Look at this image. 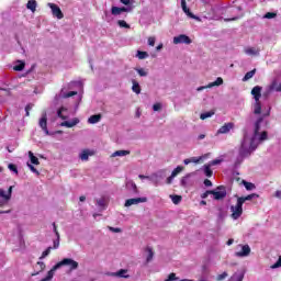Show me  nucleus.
<instances>
[{"label":"nucleus","mask_w":281,"mask_h":281,"mask_svg":"<svg viewBox=\"0 0 281 281\" xmlns=\"http://www.w3.org/2000/svg\"><path fill=\"white\" fill-rule=\"evenodd\" d=\"M266 126L267 121H265L262 117H259L255 122L254 128L244 133V137L238 148V164H241L243 159H246V157H251V154L256 153L258 146H260L262 142H267V139H269V133L262 130Z\"/></svg>","instance_id":"nucleus-1"},{"label":"nucleus","mask_w":281,"mask_h":281,"mask_svg":"<svg viewBox=\"0 0 281 281\" xmlns=\"http://www.w3.org/2000/svg\"><path fill=\"white\" fill-rule=\"evenodd\" d=\"M58 117L61 120H65L64 122L60 123V126H64L65 128H74V126H78L80 124V119L74 117L69 121H67V109L66 108H60L57 112Z\"/></svg>","instance_id":"nucleus-2"},{"label":"nucleus","mask_w":281,"mask_h":281,"mask_svg":"<svg viewBox=\"0 0 281 281\" xmlns=\"http://www.w3.org/2000/svg\"><path fill=\"white\" fill-rule=\"evenodd\" d=\"M236 258H249L251 256V247L247 244H239L235 249Z\"/></svg>","instance_id":"nucleus-3"},{"label":"nucleus","mask_w":281,"mask_h":281,"mask_svg":"<svg viewBox=\"0 0 281 281\" xmlns=\"http://www.w3.org/2000/svg\"><path fill=\"white\" fill-rule=\"evenodd\" d=\"M231 218L233 221H238L243 216V204L238 200L235 204L231 205Z\"/></svg>","instance_id":"nucleus-4"},{"label":"nucleus","mask_w":281,"mask_h":281,"mask_svg":"<svg viewBox=\"0 0 281 281\" xmlns=\"http://www.w3.org/2000/svg\"><path fill=\"white\" fill-rule=\"evenodd\" d=\"M12 190H14L13 186L9 187L8 190L0 189V206L10 203V199H12Z\"/></svg>","instance_id":"nucleus-5"},{"label":"nucleus","mask_w":281,"mask_h":281,"mask_svg":"<svg viewBox=\"0 0 281 281\" xmlns=\"http://www.w3.org/2000/svg\"><path fill=\"white\" fill-rule=\"evenodd\" d=\"M29 159L31 162H27L26 166L27 168H30L31 172H33L34 175H36L38 177V175H41V172H38L34 166H40L41 161L38 160V157L34 156V153L29 151Z\"/></svg>","instance_id":"nucleus-6"},{"label":"nucleus","mask_w":281,"mask_h":281,"mask_svg":"<svg viewBox=\"0 0 281 281\" xmlns=\"http://www.w3.org/2000/svg\"><path fill=\"white\" fill-rule=\"evenodd\" d=\"M211 194L215 201H223L227 196V189L224 186H220L214 190H211Z\"/></svg>","instance_id":"nucleus-7"},{"label":"nucleus","mask_w":281,"mask_h":281,"mask_svg":"<svg viewBox=\"0 0 281 281\" xmlns=\"http://www.w3.org/2000/svg\"><path fill=\"white\" fill-rule=\"evenodd\" d=\"M47 5L50 9L54 19H58V21L65 19V14L63 13V10H60V7H58V4L48 2Z\"/></svg>","instance_id":"nucleus-8"},{"label":"nucleus","mask_w":281,"mask_h":281,"mask_svg":"<svg viewBox=\"0 0 281 281\" xmlns=\"http://www.w3.org/2000/svg\"><path fill=\"white\" fill-rule=\"evenodd\" d=\"M173 45H192V38L186 34H179L172 40Z\"/></svg>","instance_id":"nucleus-9"},{"label":"nucleus","mask_w":281,"mask_h":281,"mask_svg":"<svg viewBox=\"0 0 281 281\" xmlns=\"http://www.w3.org/2000/svg\"><path fill=\"white\" fill-rule=\"evenodd\" d=\"M133 7H112L111 14L113 16H120L123 12H132Z\"/></svg>","instance_id":"nucleus-10"},{"label":"nucleus","mask_w":281,"mask_h":281,"mask_svg":"<svg viewBox=\"0 0 281 281\" xmlns=\"http://www.w3.org/2000/svg\"><path fill=\"white\" fill-rule=\"evenodd\" d=\"M244 54H246V56H260V47L258 46H246L244 48Z\"/></svg>","instance_id":"nucleus-11"},{"label":"nucleus","mask_w":281,"mask_h":281,"mask_svg":"<svg viewBox=\"0 0 281 281\" xmlns=\"http://www.w3.org/2000/svg\"><path fill=\"white\" fill-rule=\"evenodd\" d=\"M148 198H132L125 201V207H131L132 205H139V203H146Z\"/></svg>","instance_id":"nucleus-12"},{"label":"nucleus","mask_w":281,"mask_h":281,"mask_svg":"<svg viewBox=\"0 0 281 281\" xmlns=\"http://www.w3.org/2000/svg\"><path fill=\"white\" fill-rule=\"evenodd\" d=\"M271 91L281 93V82L278 81V79H273L272 82L266 88V93H271Z\"/></svg>","instance_id":"nucleus-13"},{"label":"nucleus","mask_w":281,"mask_h":281,"mask_svg":"<svg viewBox=\"0 0 281 281\" xmlns=\"http://www.w3.org/2000/svg\"><path fill=\"white\" fill-rule=\"evenodd\" d=\"M93 155H95V151H93V149H82L79 153V159H81L82 161H89V157H93Z\"/></svg>","instance_id":"nucleus-14"},{"label":"nucleus","mask_w":281,"mask_h":281,"mask_svg":"<svg viewBox=\"0 0 281 281\" xmlns=\"http://www.w3.org/2000/svg\"><path fill=\"white\" fill-rule=\"evenodd\" d=\"M251 95L254 97L255 102L260 101V98H262V87L256 86L251 90Z\"/></svg>","instance_id":"nucleus-15"},{"label":"nucleus","mask_w":281,"mask_h":281,"mask_svg":"<svg viewBox=\"0 0 281 281\" xmlns=\"http://www.w3.org/2000/svg\"><path fill=\"white\" fill-rule=\"evenodd\" d=\"M54 227V234L56 236V239L53 241L52 249H58L60 247V233H58V228L56 227V224H53Z\"/></svg>","instance_id":"nucleus-16"},{"label":"nucleus","mask_w":281,"mask_h":281,"mask_svg":"<svg viewBox=\"0 0 281 281\" xmlns=\"http://www.w3.org/2000/svg\"><path fill=\"white\" fill-rule=\"evenodd\" d=\"M234 123H225L218 131L217 135H226V133H229V131H233Z\"/></svg>","instance_id":"nucleus-17"},{"label":"nucleus","mask_w":281,"mask_h":281,"mask_svg":"<svg viewBox=\"0 0 281 281\" xmlns=\"http://www.w3.org/2000/svg\"><path fill=\"white\" fill-rule=\"evenodd\" d=\"M110 276H112V278H131V276L128 274V270L126 269H121L116 272H112Z\"/></svg>","instance_id":"nucleus-18"},{"label":"nucleus","mask_w":281,"mask_h":281,"mask_svg":"<svg viewBox=\"0 0 281 281\" xmlns=\"http://www.w3.org/2000/svg\"><path fill=\"white\" fill-rule=\"evenodd\" d=\"M40 126L44 131L45 135H49V131L47 130V114H43L40 119Z\"/></svg>","instance_id":"nucleus-19"},{"label":"nucleus","mask_w":281,"mask_h":281,"mask_svg":"<svg viewBox=\"0 0 281 281\" xmlns=\"http://www.w3.org/2000/svg\"><path fill=\"white\" fill-rule=\"evenodd\" d=\"M259 196L258 193H252L246 196H239L237 201L241 202V205H245L246 201H251V199H258Z\"/></svg>","instance_id":"nucleus-20"},{"label":"nucleus","mask_w":281,"mask_h":281,"mask_svg":"<svg viewBox=\"0 0 281 281\" xmlns=\"http://www.w3.org/2000/svg\"><path fill=\"white\" fill-rule=\"evenodd\" d=\"M131 155V151L130 150H124V149H121V150H116L114 153L111 154V159H115V157H126Z\"/></svg>","instance_id":"nucleus-21"},{"label":"nucleus","mask_w":281,"mask_h":281,"mask_svg":"<svg viewBox=\"0 0 281 281\" xmlns=\"http://www.w3.org/2000/svg\"><path fill=\"white\" fill-rule=\"evenodd\" d=\"M102 122V114H93L88 119V124H100Z\"/></svg>","instance_id":"nucleus-22"},{"label":"nucleus","mask_w":281,"mask_h":281,"mask_svg":"<svg viewBox=\"0 0 281 281\" xmlns=\"http://www.w3.org/2000/svg\"><path fill=\"white\" fill-rule=\"evenodd\" d=\"M162 177L159 172L157 173H153L149 178V181H151V183H154V186H159L160 181H161Z\"/></svg>","instance_id":"nucleus-23"},{"label":"nucleus","mask_w":281,"mask_h":281,"mask_svg":"<svg viewBox=\"0 0 281 281\" xmlns=\"http://www.w3.org/2000/svg\"><path fill=\"white\" fill-rule=\"evenodd\" d=\"M132 91L136 93V95H139L142 93V87L139 86V82L137 80H132Z\"/></svg>","instance_id":"nucleus-24"},{"label":"nucleus","mask_w":281,"mask_h":281,"mask_svg":"<svg viewBox=\"0 0 281 281\" xmlns=\"http://www.w3.org/2000/svg\"><path fill=\"white\" fill-rule=\"evenodd\" d=\"M108 203H109V201L106 200V198L97 199V205L100 210H106Z\"/></svg>","instance_id":"nucleus-25"},{"label":"nucleus","mask_w":281,"mask_h":281,"mask_svg":"<svg viewBox=\"0 0 281 281\" xmlns=\"http://www.w3.org/2000/svg\"><path fill=\"white\" fill-rule=\"evenodd\" d=\"M252 111L255 115H260V113H262V104L260 103V101H255L252 105Z\"/></svg>","instance_id":"nucleus-26"},{"label":"nucleus","mask_w":281,"mask_h":281,"mask_svg":"<svg viewBox=\"0 0 281 281\" xmlns=\"http://www.w3.org/2000/svg\"><path fill=\"white\" fill-rule=\"evenodd\" d=\"M244 278L245 273H243L241 271H237L231 277L229 281H243Z\"/></svg>","instance_id":"nucleus-27"},{"label":"nucleus","mask_w":281,"mask_h":281,"mask_svg":"<svg viewBox=\"0 0 281 281\" xmlns=\"http://www.w3.org/2000/svg\"><path fill=\"white\" fill-rule=\"evenodd\" d=\"M38 3H36V0H29L26 3V8L27 10H31V12H36V8H37Z\"/></svg>","instance_id":"nucleus-28"},{"label":"nucleus","mask_w":281,"mask_h":281,"mask_svg":"<svg viewBox=\"0 0 281 281\" xmlns=\"http://www.w3.org/2000/svg\"><path fill=\"white\" fill-rule=\"evenodd\" d=\"M134 69H135V71L138 74V76H139L140 78H146V76H148V69H146V68L136 67V68H134Z\"/></svg>","instance_id":"nucleus-29"},{"label":"nucleus","mask_w":281,"mask_h":281,"mask_svg":"<svg viewBox=\"0 0 281 281\" xmlns=\"http://www.w3.org/2000/svg\"><path fill=\"white\" fill-rule=\"evenodd\" d=\"M221 85H223V79L221 77H217L215 81L207 85V88L212 89L214 87H221Z\"/></svg>","instance_id":"nucleus-30"},{"label":"nucleus","mask_w":281,"mask_h":281,"mask_svg":"<svg viewBox=\"0 0 281 281\" xmlns=\"http://www.w3.org/2000/svg\"><path fill=\"white\" fill-rule=\"evenodd\" d=\"M145 254H146V262H150V260H153V256H155V254L153 252V248L147 247L145 249Z\"/></svg>","instance_id":"nucleus-31"},{"label":"nucleus","mask_w":281,"mask_h":281,"mask_svg":"<svg viewBox=\"0 0 281 281\" xmlns=\"http://www.w3.org/2000/svg\"><path fill=\"white\" fill-rule=\"evenodd\" d=\"M225 161V156H220L215 158L214 160L210 161V166H220V164H223Z\"/></svg>","instance_id":"nucleus-32"},{"label":"nucleus","mask_w":281,"mask_h":281,"mask_svg":"<svg viewBox=\"0 0 281 281\" xmlns=\"http://www.w3.org/2000/svg\"><path fill=\"white\" fill-rule=\"evenodd\" d=\"M148 53L147 52H143V50H137L136 53V58H138V60H146V58H148Z\"/></svg>","instance_id":"nucleus-33"},{"label":"nucleus","mask_w":281,"mask_h":281,"mask_svg":"<svg viewBox=\"0 0 281 281\" xmlns=\"http://www.w3.org/2000/svg\"><path fill=\"white\" fill-rule=\"evenodd\" d=\"M211 168H212V165H210V162L203 166L204 175L206 177H212L213 172Z\"/></svg>","instance_id":"nucleus-34"},{"label":"nucleus","mask_w":281,"mask_h":281,"mask_svg":"<svg viewBox=\"0 0 281 281\" xmlns=\"http://www.w3.org/2000/svg\"><path fill=\"white\" fill-rule=\"evenodd\" d=\"M207 155H203L200 157H191V164H201L202 161H205V158Z\"/></svg>","instance_id":"nucleus-35"},{"label":"nucleus","mask_w":281,"mask_h":281,"mask_svg":"<svg viewBox=\"0 0 281 281\" xmlns=\"http://www.w3.org/2000/svg\"><path fill=\"white\" fill-rule=\"evenodd\" d=\"M254 76H256V69L248 71L244 78H243V82H247V80H251V78H254Z\"/></svg>","instance_id":"nucleus-36"},{"label":"nucleus","mask_w":281,"mask_h":281,"mask_svg":"<svg viewBox=\"0 0 281 281\" xmlns=\"http://www.w3.org/2000/svg\"><path fill=\"white\" fill-rule=\"evenodd\" d=\"M14 71H23V69H25V63L23 61H18L14 66H13Z\"/></svg>","instance_id":"nucleus-37"},{"label":"nucleus","mask_w":281,"mask_h":281,"mask_svg":"<svg viewBox=\"0 0 281 281\" xmlns=\"http://www.w3.org/2000/svg\"><path fill=\"white\" fill-rule=\"evenodd\" d=\"M244 188H246V190H256V184L251 183V182H247L245 180L241 181Z\"/></svg>","instance_id":"nucleus-38"},{"label":"nucleus","mask_w":281,"mask_h":281,"mask_svg":"<svg viewBox=\"0 0 281 281\" xmlns=\"http://www.w3.org/2000/svg\"><path fill=\"white\" fill-rule=\"evenodd\" d=\"M183 170H184L183 166H178L176 169L172 170L171 175L172 177H177L178 175H181Z\"/></svg>","instance_id":"nucleus-39"},{"label":"nucleus","mask_w":281,"mask_h":281,"mask_svg":"<svg viewBox=\"0 0 281 281\" xmlns=\"http://www.w3.org/2000/svg\"><path fill=\"white\" fill-rule=\"evenodd\" d=\"M212 115H214V111L204 112L200 115V120H207V119L212 117Z\"/></svg>","instance_id":"nucleus-40"},{"label":"nucleus","mask_w":281,"mask_h":281,"mask_svg":"<svg viewBox=\"0 0 281 281\" xmlns=\"http://www.w3.org/2000/svg\"><path fill=\"white\" fill-rule=\"evenodd\" d=\"M117 25L120 27H124L125 30H131V25L128 23H126V21H124V20H119Z\"/></svg>","instance_id":"nucleus-41"},{"label":"nucleus","mask_w":281,"mask_h":281,"mask_svg":"<svg viewBox=\"0 0 281 281\" xmlns=\"http://www.w3.org/2000/svg\"><path fill=\"white\" fill-rule=\"evenodd\" d=\"M170 199L175 205H179V203H181V195H170Z\"/></svg>","instance_id":"nucleus-42"},{"label":"nucleus","mask_w":281,"mask_h":281,"mask_svg":"<svg viewBox=\"0 0 281 281\" xmlns=\"http://www.w3.org/2000/svg\"><path fill=\"white\" fill-rule=\"evenodd\" d=\"M155 43H157V37L155 36H149L147 38V45H149V47H155Z\"/></svg>","instance_id":"nucleus-43"},{"label":"nucleus","mask_w":281,"mask_h":281,"mask_svg":"<svg viewBox=\"0 0 281 281\" xmlns=\"http://www.w3.org/2000/svg\"><path fill=\"white\" fill-rule=\"evenodd\" d=\"M229 274L227 273V272H222L221 274H218L217 277H216V281H223V280H225L227 277H228Z\"/></svg>","instance_id":"nucleus-44"},{"label":"nucleus","mask_w":281,"mask_h":281,"mask_svg":"<svg viewBox=\"0 0 281 281\" xmlns=\"http://www.w3.org/2000/svg\"><path fill=\"white\" fill-rule=\"evenodd\" d=\"M52 247H48L47 248V250H44L43 252H42V256L40 257L41 258V260H43V258H47V256L49 255V254H52Z\"/></svg>","instance_id":"nucleus-45"},{"label":"nucleus","mask_w":281,"mask_h":281,"mask_svg":"<svg viewBox=\"0 0 281 281\" xmlns=\"http://www.w3.org/2000/svg\"><path fill=\"white\" fill-rule=\"evenodd\" d=\"M109 231L112 232L113 234H122V228L120 227L109 226Z\"/></svg>","instance_id":"nucleus-46"},{"label":"nucleus","mask_w":281,"mask_h":281,"mask_svg":"<svg viewBox=\"0 0 281 281\" xmlns=\"http://www.w3.org/2000/svg\"><path fill=\"white\" fill-rule=\"evenodd\" d=\"M190 178V175L183 177L181 180H180V186H182L183 188H186V186H188V179Z\"/></svg>","instance_id":"nucleus-47"},{"label":"nucleus","mask_w":281,"mask_h":281,"mask_svg":"<svg viewBox=\"0 0 281 281\" xmlns=\"http://www.w3.org/2000/svg\"><path fill=\"white\" fill-rule=\"evenodd\" d=\"M177 280H179V278H177V274L172 272L168 276V278L165 281H177Z\"/></svg>","instance_id":"nucleus-48"},{"label":"nucleus","mask_w":281,"mask_h":281,"mask_svg":"<svg viewBox=\"0 0 281 281\" xmlns=\"http://www.w3.org/2000/svg\"><path fill=\"white\" fill-rule=\"evenodd\" d=\"M280 267H281V256L279 257L277 262L270 267V269H280Z\"/></svg>","instance_id":"nucleus-49"},{"label":"nucleus","mask_w":281,"mask_h":281,"mask_svg":"<svg viewBox=\"0 0 281 281\" xmlns=\"http://www.w3.org/2000/svg\"><path fill=\"white\" fill-rule=\"evenodd\" d=\"M9 170H11V172H14L15 175H19V170L16 169V166L13 164H10L8 166Z\"/></svg>","instance_id":"nucleus-50"},{"label":"nucleus","mask_w":281,"mask_h":281,"mask_svg":"<svg viewBox=\"0 0 281 281\" xmlns=\"http://www.w3.org/2000/svg\"><path fill=\"white\" fill-rule=\"evenodd\" d=\"M277 14L273 12H268L263 15V19H276Z\"/></svg>","instance_id":"nucleus-51"},{"label":"nucleus","mask_w":281,"mask_h":281,"mask_svg":"<svg viewBox=\"0 0 281 281\" xmlns=\"http://www.w3.org/2000/svg\"><path fill=\"white\" fill-rule=\"evenodd\" d=\"M161 108H162L161 103H155L153 105V111H161Z\"/></svg>","instance_id":"nucleus-52"},{"label":"nucleus","mask_w":281,"mask_h":281,"mask_svg":"<svg viewBox=\"0 0 281 281\" xmlns=\"http://www.w3.org/2000/svg\"><path fill=\"white\" fill-rule=\"evenodd\" d=\"M77 93H78V92H76V91H70V92H68V93H66V94H63V98H71V97H74V95H77Z\"/></svg>","instance_id":"nucleus-53"},{"label":"nucleus","mask_w":281,"mask_h":281,"mask_svg":"<svg viewBox=\"0 0 281 281\" xmlns=\"http://www.w3.org/2000/svg\"><path fill=\"white\" fill-rule=\"evenodd\" d=\"M37 265H38L41 271H45V267H46V266H45V262L38 261Z\"/></svg>","instance_id":"nucleus-54"},{"label":"nucleus","mask_w":281,"mask_h":281,"mask_svg":"<svg viewBox=\"0 0 281 281\" xmlns=\"http://www.w3.org/2000/svg\"><path fill=\"white\" fill-rule=\"evenodd\" d=\"M210 194H212V190L204 192V193L201 195V198H202V199H207V196H210Z\"/></svg>","instance_id":"nucleus-55"},{"label":"nucleus","mask_w":281,"mask_h":281,"mask_svg":"<svg viewBox=\"0 0 281 281\" xmlns=\"http://www.w3.org/2000/svg\"><path fill=\"white\" fill-rule=\"evenodd\" d=\"M204 186H206V188H212V181L209 179L204 180Z\"/></svg>","instance_id":"nucleus-56"},{"label":"nucleus","mask_w":281,"mask_h":281,"mask_svg":"<svg viewBox=\"0 0 281 281\" xmlns=\"http://www.w3.org/2000/svg\"><path fill=\"white\" fill-rule=\"evenodd\" d=\"M138 178L144 181V179H147L148 181H150V176H144V175H139Z\"/></svg>","instance_id":"nucleus-57"},{"label":"nucleus","mask_w":281,"mask_h":281,"mask_svg":"<svg viewBox=\"0 0 281 281\" xmlns=\"http://www.w3.org/2000/svg\"><path fill=\"white\" fill-rule=\"evenodd\" d=\"M172 181H175V177H172V173H171V176L167 178L168 186H170V183H172Z\"/></svg>","instance_id":"nucleus-58"},{"label":"nucleus","mask_w":281,"mask_h":281,"mask_svg":"<svg viewBox=\"0 0 281 281\" xmlns=\"http://www.w3.org/2000/svg\"><path fill=\"white\" fill-rule=\"evenodd\" d=\"M164 49V43H160L156 46V52H161Z\"/></svg>","instance_id":"nucleus-59"},{"label":"nucleus","mask_w":281,"mask_h":281,"mask_svg":"<svg viewBox=\"0 0 281 281\" xmlns=\"http://www.w3.org/2000/svg\"><path fill=\"white\" fill-rule=\"evenodd\" d=\"M16 243H19L20 245H23V238L21 237V235L16 236Z\"/></svg>","instance_id":"nucleus-60"},{"label":"nucleus","mask_w":281,"mask_h":281,"mask_svg":"<svg viewBox=\"0 0 281 281\" xmlns=\"http://www.w3.org/2000/svg\"><path fill=\"white\" fill-rule=\"evenodd\" d=\"M123 5H131V0H120Z\"/></svg>","instance_id":"nucleus-61"},{"label":"nucleus","mask_w":281,"mask_h":281,"mask_svg":"<svg viewBox=\"0 0 281 281\" xmlns=\"http://www.w3.org/2000/svg\"><path fill=\"white\" fill-rule=\"evenodd\" d=\"M25 111L26 115H30V111H32V105H26Z\"/></svg>","instance_id":"nucleus-62"},{"label":"nucleus","mask_w":281,"mask_h":281,"mask_svg":"<svg viewBox=\"0 0 281 281\" xmlns=\"http://www.w3.org/2000/svg\"><path fill=\"white\" fill-rule=\"evenodd\" d=\"M204 89H210V88H207V85L206 86H201L196 89V91H203Z\"/></svg>","instance_id":"nucleus-63"},{"label":"nucleus","mask_w":281,"mask_h":281,"mask_svg":"<svg viewBox=\"0 0 281 281\" xmlns=\"http://www.w3.org/2000/svg\"><path fill=\"white\" fill-rule=\"evenodd\" d=\"M274 196H276L277 199H281V191H280V190H279V191H276Z\"/></svg>","instance_id":"nucleus-64"}]
</instances>
